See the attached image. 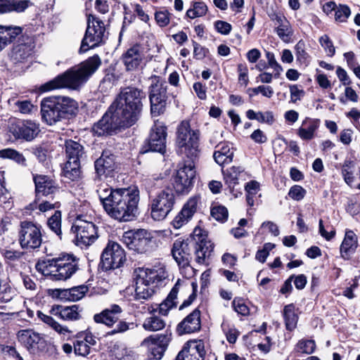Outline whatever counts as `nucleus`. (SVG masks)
I'll use <instances>...</instances> for the list:
<instances>
[{
	"label": "nucleus",
	"instance_id": "obj_1",
	"mask_svg": "<svg viewBox=\"0 0 360 360\" xmlns=\"http://www.w3.org/2000/svg\"><path fill=\"white\" fill-rule=\"evenodd\" d=\"M96 191L104 210L112 219L127 222L137 217L140 198L136 187L112 188L105 184Z\"/></svg>",
	"mask_w": 360,
	"mask_h": 360
},
{
	"label": "nucleus",
	"instance_id": "obj_2",
	"mask_svg": "<svg viewBox=\"0 0 360 360\" xmlns=\"http://www.w3.org/2000/svg\"><path fill=\"white\" fill-rule=\"evenodd\" d=\"M213 248V244L208 239L206 231L196 227L186 240L179 238L174 241L172 254L176 262H187L191 260L192 252H193L196 262L204 264L210 257Z\"/></svg>",
	"mask_w": 360,
	"mask_h": 360
},
{
	"label": "nucleus",
	"instance_id": "obj_3",
	"mask_svg": "<svg viewBox=\"0 0 360 360\" xmlns=\"http://www.w3.org/2000/svg\"><path fill=\"white\" fill-rule=\"evenodd\" d=\"M101 61L98 55L89 58L79 65L74 66L64 73L41 86L43 91L68 88L77 89L84 84L101 65Z\"/></svg>",
	"mask_w": 360,
	"mask_h": 360
},
{
	"label": "nucleus",
	"instance_id": "obj_4",
	"mask_svg": "<svg viewBox=\"0 0 360 360\" xmlns=\"http://www.w3.org/2000/svg\"><path fill=\"white\" fill-rule=\"evenodd\" d=\"M145 92L135 86H127L121 89L110 106V111L115 112L129 127L140 118L143 109Z\"/></svg>",
	"mask_w": 360,
	"mask_h": 360
},
{
	"label": "nucleus",
	"instance_id": "obj_5",
	"mask_svg": "<svg viewBox=\"0 0 360 360\" xmlns=\"http://www.w3.org/2000/svg\"><path fill=\"white\" fill-rule=\"evenodd\" d=\"M136 273V300H148L157 288L164 286L168 278L165 266L162 264L152 268H138Z\"/></svg>",
	"mask_w": 360,
	"mask_h": 360
},
{
	"label": "nucleus",
	"instance_id": "obj_6",
	"mask_svg": "<svg viewBox=\"0 0 360 360\" xmlns=\"http://www.w3.org/2000/svg\"><path fill=\"white\" fill-rule=\"evenodd\" d=\"M78 111L77 103L66 96L49 97L41 102L42 120L49 125H53L65 119L75 116Z\"/></svg>",
	"mask_w": 360,
	"mask_h": 360
},
{
	"label": "nucleus",
	"instance_id": "obj_7",
	"mask_svg": "<svg viewBox=\"0 0 360 360\" xmlns=\"http://www.w3.org/2000/svg\"><path fill=\"white\" fill-rule=\"evenodd\" d=\"M200 131L191 129L188 121L183 120L176 130L177 153L193 160L199 153Z\"/></svg>",
	"mask_w": 360,
	"mask_h": 360
},
{
	"label": "nucleus",
	"instance_id": "obj_8",
	"mask_svg": "<svg viewBox=\"0 0 360 360\" xmlns=\"http://www.w3.org/2000/svg\"><path fill=\"white\" fill-rule=\"evenodd\" d=\"M107 38L103 22L92 14L87 15V27L79 52L85 53L103 44Z\"/></svg>",
	"mask_w": 360,
	"mask_h": 360
},
{
	"label": "nucleus",
	"instance_id": "obj_9",
	"mask_svg": "<svg viewBox=\"0 0 360 360\" xmlns=\"http://www.w3.org/2000/svg\"><path fill=\"white\" fill-rule=\"evenodd\" d=\"M175 196L169 188L162 189L155 195H149V207L151 217L155 221L165 219L172 210Z\"/></svg>",
	"mask_w": 360,
	"mask_h": 360
},
{
	"label": "nucleus",
	"instance_id": "obj_10",
	"mask_svg": "<svg viewBox=\"0 0 360 360\" xmlns=\"http://www.w3.org/2000/svg\"><path fill=\"white\" fill-rule=\"evenodd\" d=\"M71 231L75 234V244L81 248L91 245L98 238L96 225L82 215L77 216Z\"/></svg>",
	"mask_w": 360,
	"mask_h": 360
},
{
	"label": "nucleus",
	"instance_id": "obj_11",
	"mask_svg": "<svg viewBox=\"0 0 360 360\" xmlns=\"http://www.w3.org/2000/svg\"><path fill=\"white\" fill-rule=\"evenodd\" d=\"M171 340L172 333L166 330L164 333L151 335L146 338L141 345L148 349V360H160Z\"/></svg>",
	"mask_w": 360,
	"mask_h": 360
},
{
	"label": "nucleus",
	"instance_id": "obj_12",
	"mask_svg": "<svg viewBox=\"0 0 360 360\" xmlns=\"http://www.w3.org/2000/svg\"><path fill=\"white\" fill-rule=\"evenodd\" d=\"M17 336L18 341L32 354L49 352L56 349L53 345L32 330H21Z\"/></svg>",
	"mask_w": 360,
	"mask_h": 360
},
{
	"label": "nucleus",
	"instance_id": "obj_13",
	"mask_svg": "<svg viewBox=\"0 0 360 360\" xmlns=\"http://www.w3.org/2000/svg\"><path fill=\"white\" fill-rule=\"evenodd\" d=\"M52 277L55 280L65 281L72 276L78 269V259L72 255H64L48 261Z\"/></svg>",
	"mask_w": 360,
	"mask_h": 360
},
{
	"label": "nucleus",
	"instance_id": "obj_14",
	"mask_svg": "<svg viewBox=\"0 0 360 360\" xmlns=\"http://www.w3.org/2000/svg\"><path fill=\"white\" fill-rule=\"evenodd\" d=\"M18 240L23 249L34 250L39 248L42 242L41 226L30 221H21Z\"/></svg>",
	"mask_w": 360,
	"mask_h": 360
},
{
	"label": "nucleus",
	"instance_id": "obj_15",
	"mask_svg": "<svg viewBox=\"0 0 360 360\" xmlns=\"http://www.w3.org/2000/svg\"><path fill=\"white\" fill-rule=\"evenodd\" d=\"M38 318L44 323L50 326L59 335H62L64 339L70 340L72 338H80L85 342L89 344V346H94L96 344L95 337L89 331H81L74 335V331L69 329L67 326H62L53 318L49 315L44 314L40 311H37Z\"/></svg>",
	"mask_w": 360,
	"mask_h": 360
},
{
	"label": "nucleus",
	"instance_id": "obj_16",
	"mask_svg": "<svg viewBox=\"0 0 360 360\" xmlns=\"http://www.w3.org/2000/svg\"><path fill=\"white\" fill-rule=\"evenodd\" d=\"M125 260V252L122 246L110 240L101 256V268L105 271L117 269L123 265Z\"/></svg>",
	"mask_w": 360,
	"mask_h": 360
},
{
	"label": "nucleus",
	"instance_id": "obj_17",
	"mask_svg": "<svg viewBox=\"0 0 360 360\" xmlns=\"http://www.w3.org/2000/svg\"><path fill=\"white\" fill-rule=\"evenodd\" d=\"M152 236L146 229L130 230L124 233L122 240L129 250L144 253L151 248Z\"/></svg>",
	"mask_w": 360,
	"mask_h": 360
},
{
	"label": "nucleus",
	"instance_id": "obj_18",
	"mask_svg": "<svg viewBox=\"0 0 360 360\" xmlns=\"http://www.w3.org/2000/svg\"><path fill=\"white\" fill-rule=\"evenodd\" d=\"M195 168L193 160L186 162L182 167L176 171L174 178L173 186L177 193H188L193 186L195 177Z\"/></svg>",
	"mask_w": 360,
	"mask_h": 360
},
{
	"label": "nucleus",
	"instance_id": "obj_19",
	"mask_svg": "<svg viewBox=\"0 0 360 360\" xmlns=\"http://www.w3.org/2000/svg\"><path fill=\"white\" fill-rule=\"evenodd\" d=\"M167 83L164 81L157 80L150 87V102L151 114L158 116L162 114L167 105Z\"/></svg>",
	"mask_w": 360,
	"mask_h": 360
},
{
	"label": "nucleus",
	"instance_id": "obj_20",
	"mask_svg": "<svg viewBox=\"0 0 360 360\" xmlns=\"http://www.w3.org/2000/svg\"><path fill=\"white\" fill-rule=\"evenodd\" d=\"M167 127L160 122H155L146 141L143 152L152 151L164 154L166 152Z\"/></svg>",
	"mask_w": 360,
	"mask_h": 360
},
{
	"label": "nucleus",
	"instance_id": "obj_21",
	"mask_svg": "<svg viewBox=\"0 0 360 360\" xmlns=\"http://www.w3.org/2000/svg\"><path fill=\"white\" fill-rule=\"evenodd\" d=\"M9 132L15 139L32 141L40 132L39 124L32 120H18L11 124Z\"/></svg>",
	"mask_w": 360,
	"mask_h": 360
},
{
	"label": "nucleus",
	"instance_id": "obj_22",
	"mask_svg": "<svg viewBox=\"0 0 360 360\" xmlns=\"http://www.w3.org/2000/svg\"><path fill=\"white\" fill-rule=\"evenodd\" d=\"M122 121L115 112L110 111L109 108L102 118L94 125L93 130L98 136H103L111 134L120 128H128L129 127Z\"/></svg>",
	"mask_w": 360,
	"mask_h": 360
},
{
	"label": "nucleus",
	"instance_id": "obj_23",
	"mask_svg": "<svg viewBox=\"0 0 360 360\" xmlns=\"http://www.w3.org/2000/svg\"><path fill=\"white\" fill-rule=\"evenodd\" d=\"M269 17L274 23V31L278 38L284 43H290L294 35V30L284 14L272 12L269 14Z\"/></svg>",
	"mask_w": 360,
	"mask_h": 360
},
{
	"label": "nucleus",
	"instance_id": "obj_24",
	"mask_svg": "<svg viewBox=\"0 0 360 360\" xmlns=\"http://www.w3.org/2000/svg\"><path fill=\"white\" fill-rule=\"evenodd\" d=\"M33 180L35 184L36 197L54 195L58 194L60 188L58 184L50 176L46 175H34Z\"/></svg>",
	"mask_w": 360,
	"mask_h": 360
},
{
	"label": "nucleus",
	"instance_id": "obj_25",
	"mask_svg": "<svg viewBox=\"0 0 360 360\" xmlns=\"http://www.w3.org/2000/svg\"><path fill=\"white\" fill-rule=\"evenodd\" d=\"M206 352L202 340L188 341L177 355V360H205Z\"/></svg>",
	"mask_w": 360,
	"mask_h": 360
},
{
	"label": "nucleus",
	"instance_id": "obj_26",
	"mask_svg": "<svg viewBox=\"0 0 360 360\" xmlns=\"http://www.w3.org/2000/svg\"><path fill=\"white\" fill-rule=\"evenodd\" d=\"M94 167L97 176H111L116 168L115 157L110 151L104 150L101 156L94 162Z\"/></svg>",
	"mask_w": 360,
	"mask_h": 360
},
{
	"label": "nucleus",
	"instance_id": "obj_27",
	"mask_svg": "<svg viewBox=\"0 0 360 360\" xmlns=\"http://www.w3.org/2000/svg\"><path fill=\"white\" fill-rule=\"evenodd\" d=\"M198 197L193 196L190 198L184 204L181 210L177 214L172 221L174 229H179L187 224L191 219L194 213L196 212Z\"/></svg>",
	"mask_w": 360,
	"mask_h": 360
},
{
	"label": "nucleus",
	"instance_id": "obj_28",
	"mask_svg": "<svg viewBox=\"0 0 360 360\" xmlns=\"http://www.w3.org/2000/svg\"><path fill=\"white\" fill-rule=\"evenodd\" d=\"M200 328V311L196 308L177 325L176 333L182 335L197 332Z\"/></svg>",
	"mask_w": 360,
	"mask_h": 360
},
{
	"label": "nucleus",
	"instance_id": "obj_29",
	"mask_svg": "<svg viewBox=\"0 0 360 360\" xmlns=\"http://www.w3.org/2000/svg\"><path fill=\"white\" fill-rule=\"evenodd\" d=\"M144 53L142 47L135 44L122 55V61L127 71L136 70L142 63Z\"/></svg>",
	"mask_w": 360,
	"mask_h": 360
},
{
	"label": "nucleus",
	"instance_id": "obj_30",
	"mask_svg": "<svg viewBox=\"0 0 360 360\" xmlns=\"http://www.w3.org/2000/svg\"><path fill=\"white\" fill-rule=\"evenodd\" d=\"M122 311L123 310L120 305L112 304L108 308L104 309L101 312L96 314L94 316V320L97 323H102L108 327H112L118 321Z\"/></svg>",
	"mask_w": 360,
	"mask_h": 360
},
{
	"label": "nucleus",
	"instance_id": "obj_31",
	"mask_svg": "<svg viewBox=\"0 0 360 360\" xmlns=\"http://www.w3.org/2000/svg\"><path fill=\"white\" fill-rule=\"evenodd\" d=\"M26 41L14 46L11 53V58L15 63H23L32 54L34 45L31 38L27 37Z\"/></svg>",
	"mask_w": 360,
	"mask_h": 360
},
{
	"label": "nucleus",
	"instance_id": "obj_32",
	"mask_svg": "<svg viewBox=\"0 0 360 360\" xmlns=\"http://www.w3.org/2000/svg\"><path fill=\"white\" fill-rule=\"evenodd\" d=\"M50 314L59 317L63 321H77L81 318L79 305L73 304L70 307L54 305L50 309Z\"/></svg>",
	"mask_w": 360,
	"mask_h": 360
},
{
	"label": "nucleus",
	"instance_id": "obj_33",
	"mask_svg": "<svg viewBox=\"0 0 360 360\" xmlns=\"http://www.w3.org/2000/svg\"><path fill=\"white\" fill-rule=\"evenodd\" d=\"M319 126V120L306 117L297 129V134L303 141L311 140L316 136Z\"/></svg>",
	"mask_w": 360,
	"mask_h": 360
},
{
	"label": "nucleus",
	"instance_id": "obj_34",
	"mask_svg": "<svg viewBox=\"0 0 360 360\" xmlns=\"http://www.w3.org/2000/svg\"><path fill=\"white\" fill-rule=\"evenodd\" d=\"M358 247V238L355 233L352 230H348L345 233V238L340 245V253L342 258L349 259Z\"/></svg>",
	"mask_w": 360,
	"mask_h": 360
},
{
	"label": "nucleus",
	"instance_id": "obj_35",
	"mask_svg": "<svg viewBox=\"0 0 360 360\" xmlns=\"http://www.w3.org/2000/svg\"><path fill=\"white\" fill-rule=\"evenodd\" d=\"M217 148L213 154L215 162L223 166L231 163L233 161V151L229 143L220 142L216 145Z\"/></svg>",
	"mask_w": 360,
	"mask_h": 360
},
{
	"label": "nucleus",
	"instance_id": "obj_36",
	"mask_svg": "<svg viewBox=\"0 0 360 360\" xmlns=\"http://www.w3.org/2000/svg\"><path fill=\"white\" fill-rule=\"evenodd\" d=\"M184 281L178 279L174 287L172 288L170 292L165 298V300L159 305V312L162 315L167 316L170 309L176 307L177 295L179 291V288L182 285Z\"/></svg>",
	"mask_w": 360,
	"mask_h": 360
},
{
	"label": "nucleus",
	"instance_id": "obj_37",
	"mask_svg": "<svg viewBox=\"0 0 360 360\" xmlns=\"http://www.w3.org/2000/svg\"><path fill=\"white\" fill-rule=\"evenodd\" d=\"M65 147L67 162H80L84 158V147L79 143L70 139L65 141Z\"/></svg>",
	"mask_w": 360,
	"mask_h": 360
},
{
	"label": "nucleus",
	"instance_id": "obj_38",
	"mask_svg": "<svg viewBox=\"0 0 360 360\" xmlns=\"http://www.w3.org/2000/svg\"><path fill=\"white\" fill-rule=\"evenodd\" d=\"M22 32V28L18 26L0 25V51L21 34Z\"/></svg>",
	"mask_w": 360,
	"mask_h": 360
},
{
	"label": "nucleus",
	"instance_id": "obj_39",
	"mask_svg": "<svg viewBox=\"0 0 360 360\" xmlns=\"http://www.w3.org/2000/svg\"><path fill=\"white\" fill-rule=\"evenodd\" d=\"M87 290V287L84 285L68 289H60L58 290V296L61 299L76 302L82 299Z\"/></svg>",
	"mask_w": 360,
	"mask_h": 360
},
{
	"label": "nucleus",
	"instance_id": "obj_40",
	"mask_svg": "<svg viewBox=\"0 0 360 360\" xmlns=\"http://www.w3.org/2000/svg\"><path fill=\"white\" fill-rule=\"evenodd\" d=\"M296 61L300 66L307 67L309 65L311 58L307 51L305 42L301 39L295 46Z\"/></svg>",
	"mask_w": 360,
	"mask_h": 360
},
{
	"label": "nucleus",
	"instance_id": "obj_41",
	"mask_svg": "<svg viewBox=\"0 0 360 360\" xmlns=\"http://www.w3.org/2000/svg\"><path fill=\"white\" fill-rule=\"evenodd\" d=\"M283 314L286 329L290 331L293 330L297 327L298 321L294 304H290L285 306Z\"/></svg>",
	"mask_w": 360,
	"mask_h": 360
},
{
	"label": "nucleus",
	"instance_id": "obj_42",
	"mask_svg": "<svg viewBox=\"0 0 360 360\" xmlns=\"http://www.w3.org/2000/svg\"><path fill=\"white\" fill-rule=\"evenodd\" d=\"M244 169L240 167L233 166L226 171H223L225 184L230 189L233 188L238 184V179Z\"/></svg>",
	"mask_w": 360,
	"mask_h": 360
},
{
	"label": "nucleus",
	"instance_id": "obj_43",
	"mask_svg": "<svg viewBox=\"0 0 360 360\" xmlns=\"http://www.w3.org/2000/svg\"><path fill=\"white\" fill-rule=\"evenodd\" d=\"M166 326L165 321L157 315H151L147 317L143 323V328L150 332L158 331L163 329Z\"/></svg>",
	"mask_w": 360,
	"mask_h": 360
},
{
	"label": "nucleus",
	"instance_id": "obj_44",
	"mask_svg": "<svg viewBox=\"0 0 360 360\" xmlns=\"http://www.w3.org/2000/svg\"><path fill=\"white\" fill-rule=\"evenodd\" d=\"M63 176L70 181H76L80 177V162H66L63 169Z\"/></svg>",
	"mask_w": 360,
	"mask_h": 360
},
{
	"label": "nucleus",
	"instance_id": "obj_45",
	"mask_svg": "<svg viewBox=\"0 0 360 360\" xmlns=\"http://www.w3.org/2000/svg\"><path fill=\"white\" fill-rule=\"evenodd\" d=\"M47 225L49 228L59 237L60 239L62 238L60 211H55L54 214L48 219Z\"/></svg>",
	"mask_w": 360,
	"mask_h": 360
},
{
	"label": "nucleus",
	"instance_id": "obj_46",
	"mask_svg": "<svg viewBox=\"0 0 360 360\" xmlns=\"http://www.w3.org/2000/svg\"><path fill=\"white\" fill-rule=\"evenodd\" d=\"M221 326L227 341L230 344H234L240 335V332L236 328L233 324L226 321H224Z\"/></svg>",
	"mask_w": 360,
	"mask_h": 360
},
{
	"label": "nucleus",
	"instance_id": "obj_47",
	"mask_svg": "<svg viewBox=\"0 0 360 360\" xmlns=\"http://www.w3.org/2000/svg\"><path fill=\"white\" fill-rule=\"evenodd\" d=\"M207 11V6L204 2L195 1L193 3L192 8L186 11V16L189 18L194 19L205 15Z\"/></svg>",
	"mask_w": 360,
	"mask_h": 360
},
{
	"label": "nucleus",
	"instance_id": "obj_48",
	"mask_svg": "<svg viewBox=\"0 0 360 360\" xmlns=\"http://www.w3.org/2000/svg\"><path fill=\"white\" fill-rule=\"evenodd\" d=\"M0 157L13 160L21 165H26V159L23 155L14 149L6 148L0 150Z\"/></svg>",
	"mask_w": 360,
	"mask_h": 360
},
{
	"label": "nucleus",
	"instance_id": "obj_49",
	"mask_svg": "<svg viewBox=\"0 0 360 360\" xmlns=\"http://www.w3.org/2000/svg\"><path fill=\"white\" fill-rule=\"evenodd\" d=\"M60 206V203L58 201H56L54 202H51L49 201H42L39 203H38L36 200L30 204V210H39V212H45L46 211L53 210L55 208H58Z\"/></svg>",
	"mask_w": 360,
	"mask_h": 360
},
{
	"label": "nucleus",
	"instance_id": "obj_50",
	"mask_svg": "<svg viewBox=\"0 0 360 360\" xmlns=\"http://www.w3.org/2000/svg\"><path fill=\"white\" fill-rule=\"evenodd\" d=\"M9 13H22L32 5L30 0H9Z\"/></svg>",
	"mask_w": 360,
	"mask_h": 360
},
{
	"label": "nucleus",
	"instance_id": "obj_51",
	"mask_svg": "<svg viewBox=\"0 0 360 360\" xmlns=\"http://www.w3.org/2000/svg\"><path fill=\"white\" fill-rule=\"evenodd\" d=\"M73 342L75 354L77 356H86L91 353V349L89 344L80 338H75Z\"/></svg>",
	"mask_w": 360,
	"mask_h": 360
},
{
	"label": "nucleus",
	"instance_id": "obj_52",
	"mask_svg": "<svg viewBox=\"0 0 360 360\" xmlns=\"http://www.w3.org/2000/svg\"><path fill=\"white\" fill-rule=\"evenodd\" d=\"M319 43L321 46L324 49L326 54L329 57H333L335 53V48L333 45V41L326 34L321 36L319 38Z\"/></svg>",
	"mask_w": 360,
	"mask_h": 360
},
{
	"label": "nucleus",
	"instance_id": "obj_53",
	"mask_svg": "<svg viewBox=\"0 0 360 360\" xmlns=\"http://www.w3.org/2000/svg\"><path fill=\"white\" fill-rule=\"evenodd\" d=\"M232 307L236 312L242 316H248L250 313L248 307L243 299L235 297L232 302Z\"/></svg>",
	"mask_w": 360,
	"mask_h": 360
},
{
	"label": "nucleus",
	"instance_id": "obj_54",
	"mask_svg": "<svg viewBox=\"0 0 360 360\" xmlns=\"http://www.w3.org/2000/svg\"><path fill=\"white\" fill-rule=\"evenodd\" d=\"M316 347V344L311 340H300L297 345V349L298 352L305 354H312Z\"/></svg>",
	"mask_w": 360,
	"mask_h": 360
},
{
	"label": "nucleus",
	"instance_id": "obj_55",
	"mask_svg": "<svg viewBox=\"0 0 360 360\" xmlns=\"http://www.w3.org/2000/svg\"><path fill=\"white\" fill-rule=\"evenodd\" d=\"M211 215L217 221L224 222L228 218V210L224 206H215L211 210Z\"/></svg>",
	"mask_w": 360,
	"mask_h": 360
},
{
	"label": "nucleus",
	"instance_id": "obj_56",
	"mask_svg": "<svg viewBox=\"0 0 360 360\" xmlns=\"http://www.w3.org/2000/svg\"><path fill=\"white\" fill-rule=\"evenodd\" d=\"M266 57L268 60V66L271 67L274 71V77L275 78H278L281 72L283 71L281 65L276 61L273 53L269 51L266 52Z\"/></svg>",
	"mask_w": 360,
	"mask_h": 360
},
{
	"label": "nucleus",
	"instance_id": "obj_57",
	"mask_svg": "<svg viewBox=\"0 0 360 360\" xmlns=\"http://www.w3.org/2000/svg\"><path fill=\"white\" fill-rule=\"evenodd\" d=\"M307 193L306 190L299 185L292 186L288 192L290 198L296 201L302 200Z\"/></svg>",
	"mask_w": 360,
	"mask_h": 360
},
{
	"label": "nucleus",
	"instance_id": "obj_58",
	"mask_svg": "<svg viewBox=\"0 0 360 360\" xmlns=\"http://www.w3.org/2000/svg\"><path fill=\"white\" fill-rule=\"evenodd\" d=\"M1 254L6 262H15L21 259L23 252L15 250H3Z\"/></svg>",
	"mask_w": 360,
	"mask_h": 360
},
{
	"label": "nucleus",
	"instance_id": "obj_59",
	"mask_svg": "<svg viewBox=\"0 0 360 360\" xmlns=\"http://www.w3.org/2000/svg\"><path fill=\"white\" fill-rule=\"evenodd\" d=\"M134 326V323H129L124 320L118 321L115 328L112 330L108 332V335H113L117 333H123L131 328H133Z\"/></svg>",
	"mask_w": 360,
	"mask_h": 360
},
{
	"label": "nucleus",
	"instance_id": "obj_60",
	"mask_svg": "<svg viewBox=\"0 0 360 360\" xmlns=\"http://www.w3.org/2000/svg\"><path fill=\"white\" fill-rule=\"evenodd\" d=\"M155 20L160 27H165L169 23L170 13L167 10L155 12Z\"/></svg>",
	"mask_w": 360,
	"mask_h": 360
},
{
	"label": "nucleus",
	"instance_id": "obj_61",
	"mask_svg": "<svg viewBox=\"0 0 360 360\" xmlns=\"http://www.w3.org/2000/svg\"><path fill=\"white\" fill-rule=\"evenodd\" d=\"M190 262L191 261H187V262H176L179 266L181 274L186 278H190L195 274V269L191 266Z\"/></svg>",
	"mask_w": 360,
	"mask_h": 360
},
{
	"label": "nucleus",
	"instance_id": "obj_62",
	"mask_svg": "<svg viewBox=\"0 0 360 360\" xmlns=\"http://www.w3.org/2000/svg\"><path fill=\"white\" fill-rule=\"evenodd\" d=\"M349 8L346 5H340L335 11V18L339 22H345L350 15Z\"/></svg>",
	"mask_w": 360,
	"mask_h": 360
},
{
	"label": "nucleus",
	"instance_id": "obj_63",
	"mask_svg": "<svg viewBox=\"0 0 360 360\" xmlns=\"http://www.w3.org/2000/svg\"><path fill=\"white\" fill-rule=\"evenodd\" d=\"M193 56L194 58L197 60L203 59L209 53V50L207 48L202 46L200 44L195 41H193Z\"/></svg>",
	"mask_w": 360,
	"mask_h": 360
},
{
	"label": "nucleus",
	"instance_id": "obj_64",
	"mask_svg": "<svg viewBox=\"0 0 360 360\" xmlns=\"http://www.w3.org/2000/svg\"><path fill=\"white\" fill-rule=\"evenodd\" d=\"M214 28L216 30L224 35L229 34L231 31V25L223 20H217L214 22Z\"/></svg>",
	"mask_w": 360,
	"mask_h": 360
}]
</instances>
